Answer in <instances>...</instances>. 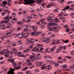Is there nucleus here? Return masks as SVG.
I'll list each match as a JSON object with an SVG mask.
<instances>
[{
  "label": "nucleus",
  "instance_id": "1",
  "mask_svg": "<svg viewBox=\"0 0 74 74\" xmlns=\"http://www.w3.org/2000/svg\"><path fill=\"white\" fill-rule=\"evenodd\" d=\"M47 25L49 26L47 28L48 31H51L53 30H56L58 32V30H59L61 29L60 26L57 25V24L55 23H48Z\"/></svg>",
  "mask_w": 74,
  "mask_h": 74
},
{
  "label": "nucleus",
  "instance_id": "2",
  "mask_svg": "<svg viewBox=\"0 0 74 74\" xmlns=\"http://www.w3.org/2000/svg\"><path fill=\"white\" fill-rule=\"evenodd\" d=\"M10 16V15H8L6 16L3 18V19L5 20H2L1 21V23H5L7 24V23L8 25H10V26H12L13 25L14 22H15L14 21H11L10 23H8V21H10V19H12V17L11 16Z\"/></svg>",
  "mask_w": 74,
  "mask_h": 74
},
{
  "label": "nucleus",
  "instance_id": "3",
  "mask_svg": "<svg viewBox=\"0 0 74 74\" xmlns=\"http://www.w3.org/2000/svg\"><path fill=\"white\" fill-rule=\"evenodd\" d=\"M32 30H35L32 32L31 34V36H38L40 34H41V32H36V30H37L38 29V27L35 26H32L31 27Z\"/></svg>",
  "mask_w": 74,
  "mask_h": 74
},
{
  "label": "nucleus",
  "instance_id": "4",
  "mask_svg": "<svg viewBox=\"0 0 74 74\" xmlns=\"http://www.w3.org/2000/svg\"><path fill=\"white\" fill-rule=\"evenodd\" d=\"M43 47V45L41 44H38L36 47H34L32 50V51L34 52H37L41 48Z\"/></svg>",
  "mask_w": 74,
  "mask_h": 74
},
{
  "label": "nucleus",
  "instance_id": "5",
  "mask_svg": "<svg viewBox=\"0 0 74 74\" xmlns=\"http://www.w3.org/2000/svg\"><path fill=\"white\" fill-rule=\"evenodd\" d=\"M55 15L52 14H50V16H49L47 18V21L49 22H51L54 19Z\"/></svg>",
  "mask_w": 74,
  "mask_h": 74
},
{
  "label": "nucleus",
  "instance_id": "6",
  "mask_svg": "<svg viewBox=\"0 0 74 74\" xmlns=\"http://www.w3.org/2000/svg\"><path fill=\"white\" fill-rule=\"evenodd\" d=\"M1 52L2 55L5 54V56L6 57V58H7L8 56V53H9L10 52V51H9L8 50L4 49L3 51H2Z\"/></svg>",
  "mask_w": 74,
  "mask_h": 74
},
{
  "label": "nucleus",
  "instance_id": "7",
  "mask_svg": "<svg viewBox=\"0 0 74 74\" xmlns=\"http://www.w3.org/2000/svg\"><path fill=\"white\" fill-rule=\"evenodd\" d=\"M41 24L42 25H40V27H41L42 29H44V26H45V25H47V22L44 21V19H41Z\"/></svg>",
  "mask_w": 74,
  "mask_h": 74
},
{
  "label": "nucleus",
  "instance_id": "8",
  "mask_svg": "<svg viewBox=\"0 0 74 74\" xmlns=\"http://www.w3.org/2000/svg\"><path fill=\"white\" fill-rule=\"evenodd\" d=\"M24 2H25V5H27V4H33V2L32 0H24Z\"/></svg>",
  "mask_w": 74,
  "mask_h": 74
},
{
  "label": "nucleus",
  "instance_id": "9",
  "mask_svg": "<svg viewBox=\"0 0 74 74\" xmlns=\"http://www.w3.org/2000/svg\"><path fill=\"white\" fill-rule=\"evenodd\" d=\"M34 42V39H30L29 40L26 42V44H27V45H29L30 44H33Z\"/></svg>",
  "mask_w": 74,
  "mask_h": 74
},
{
  "label": "nucleus",
  "instance_id": "10",
  "mask_svg": "<svg viewBox=\"0 0 74 74\" xmlns=\"http://www.w3.org/2000/svg\"><path fill=\"white\" fill-rule=\"evenodd\" d=\"M52 41H53V42L51 44V45H56L57 44H59L60 43V41L59 40H58L57 42H55V39L52 40Z\"/></svg>",
  "mask_w": 74,
  "mask_h": 74
},
{
  "label": "nucleus",
  "instance_id": "11",
  "mask_svg": "<svg viewBox=\"0 0 74 74\" xmlns=\"http://www.w3.org/2000/svg\"><path fill=\"white\" fill-rule=\"evenodd\" d=\"M33 44L31 45L29 47V49H25V50L24 51L25 52H28L30 51V50L33 48Z\"/></svg>",
  "mask_w": 74,
  "mask_h": 74
},
{
  "label": "nucleus",
  "instance_id": "12",
  "mask_svg": "<svg viewBox=\"0 0 74 74\" xmlns=\"http://www.w3.org/2000/svg\"><path fill=\"white\" fill-rule=\"evenodd\" d=\"M56 22V23H58V22H60V20L57 18H54V19L53 20H52L51 22Z\"/></svg>",
  "mask_w": 74,
  "mask_h": 74
},
{
  "label": "nucleus",
  "instance_id": "13",
  "mask_svg": "<svg viewBox=\"0 0 74 74\" xmlns=\"http://www.w3.org/2000/svg\"><path fill=\"white\" fill-rule=\"evenodd\" d=\"M40 54L38 53V54H34V57H35V58L34 59V60H36L37 59H39V58H40Z\"/></svg>",
  "mask_w": 74,
  "mask_h": 74
},
{
  "label": "nucleus",
  "instance_id": "14",
  "mask_svg": "<svg viewBox=\"0 0 74 74\" xmlns=\"http://www.w3.org/2000/svg\"><path fill=\"white\" fill-rule=\"evenodd\" d=\"M44 58L45 59H46L47 58V61H49V62H50L51 61V59H52V57H50L48 55L46 56H45L44 57Z\"/></svg>",
  "mask_w": 74,
  "mask_h": 74
},
{
  "label": "nucleus",
  "instance_id": "15",
  "mask_svg": "<svg viewBox=\"0 0 74 74\" xmlns=\"http://www.w3.org/2000/svg\"><path fill=\"white\" fill-rule=\"evenodd\" d=\"M27 62V63L26 64V65L27 66H31L32 64V63L30 62H31V60H27L26 61Z\"/></svg>",
  "mask_w": 74,
  "mask_h": 74
},
{
  "label": "nucleus",
  "instance_id": "16",
  "mask_svg": "<svg viewBox=\"0 0 74 74\" xmlns=\"http://www.w3.org/2000/svg\"><path fill=\"white\" fill-rule=\"evenodd\" d=\"M14 71H15V69H13L12 71L10 70L6 73V74H14Z\"/></svg>",
  "mask_w": 74,
  "mask_h": 74
},
{
  "label": "nucleus",
  "instance_id": "17",
  "mask_svg": "<svg viewBox=\"0 0 74 74\" xmlns=\"http://www.w3.org/2000/svg\"><path fill=\"white\" fill-rule=\"evenodd\" d=\"M22 53L21 52H18V51H16V52H14V54L16 56L17 55H21Z\"/></svg>",
  "mask_w": 74,
  "mask_h": 74
},
{
  "label": "nucleus",
  "instance_id": "18",
  "mask_svg": "<svg viewBox=\"0 0 74 74\" xmlns=\"http://www.w3.org/2000/svg\"><path fill=\"white\" fill-rule=\"evenodd\" d=\"M62 46L59 47V48L57 49V52L59 53L60 51H62Z\"/></svg>",
  "mask_w": 74,
  "mask_h": 74
},
{
  "label": "nucleus",
  "instance_id": "19",
  "mask_svg": "<svg viewBox=\"0 0 74 74\" xmlns=\"http://www.w3.org/2000/svg\"><path fill=\"white\" fill-rule=\"evenodd\" d=\"M41 70H44V69H46V68H47V66H46V65L45 64H43L41 65Z\"/></svg>",
  "mask_w": 74,
  "mask_h": 74
},
{
  "label": "nucleus",
  "instance_id": "20",
  "mask_svg": "<svg viewBox=\"0 0 74 74\" xmlns=\"http://www.w3.org/2000/svg\"><path fill=\"white\" fill-rule=\"evenodd\" d=\"M52 5H54V3L53 2H52V3H50L47 5V8H49L51 7H52Z\"/></svg>",
  "mask_w": 74,
  "mask_h": 74
},
{
  "label": "nucleus",
  "instance_id": "21",
  "mask_svg": "<svg viewBox=\"0 0 74 74\" xmlns=\"http://www.w3.org/2000/svg\"><path fill=\"white\" fill-rule=\"evenodd\" d=\"M5 26V25H3L2 24L0 25V29H3V30H4L5 29V27H3V26Z\"/></svg>",
  "mask_w": 74,
  "mask_h": 74
},
{
  "label": "nucleus",
  "instance_id": "22",
  "mask_svg": "<svg viewBox=\"0 0 74 74\" xmlns=\"http://www.w3.org/2000/svg\"><path fill=\"white\" fill-rule=\"evenodd\" d=\"M33 55V56H30V58L31 59H34V60H34V59H35V57L34 56H34V53H32Z\"/></svg>",
  "mask_w": 74,
  "mask_h": 74
},
{
  "label": "nucleus",
  "instance_id": "23",
  "mask_svg": "<svg viewBox=\"0 0 74 74\" xmlns=\"http://www.w3.org/2000/svg\"><path fill=\"white\" fill-rule=\"evenodd\" d=\"M25 73L27 74H32V72L29 70H27L25 72Z\"/></svg>",
  "mask_w": 74,
  "mask_h": 74
},
{
  "label": "nucleus",
  "instance_id": "24",
  "mask_svg": "<svg viewBox=\"0 0 74 74\" xmlns=\"http://www.w3.org/2000/svg\"><path fill=\"white\" fill-rule=\"evenodd\" d=\"M44 42H46V43H48V42H49L50 41L48 40L47 38H46L45 40H44Z\"/></svg>",
  "mask_w": 74,
  "mask_h": 74
},
{
  "label": "nucleus",
  "instance_id": "25",
  "mask_svg": "<svg viewBox=\"0 0 74 74\" xmlns=\"http://www.w3.org/2000/svg\"><path fill=\"white\" fill-rule=\"evenodd\" d=\"M63 69H67V65L66 64H64L62 66Z\"/></svg>",
  "mask_w": 74,
  "mask_h": 74
},
{
  "label": "nucleus",
  "instance_id": "26",
  "mask_svg": "<svg viewBox=\"0 0 74 74\" xmlns=\"http://www.w3.org/2000/svg\"><path fill=\"white\" fill-rule=\"evenodd\" d=\"M32 17L34 18H36V19H37V18H38V16H37L36 15H35V14L32 15Z\"/></svg>",
  "mask_w": 74,
  "mask_h": 74
},
{
  "label": "nucleus",
  "instance_id": "27",
  "mask_svg": "<svg viewBox=\"0 0 74 74\" xmlns=\"http://www.w3.org/2000/svg\"><path fill=\"white\" fill-rule=\"evenodd\" d=\"M11 33V32H10V31H8L6 34L9 36V37H10V35H10Z\"/></svg>",
  "mask_w": 74,
  "mask_h": 74
},
{
  "label": "nucleus",
  "instance_id": "28",
  "mask_svg": "<svg viewBox=\"0 0 74 74\" xmlns=\"http://www.w3.org/2000/svg\"><path fill=\"white\" fill-rule=\"evenodd\" d=\"M51 65L47 66V67L46 68V69H48V70H49V69H51Z\"/></svg>",
  "mask_w": 74,
  "mask_h": 74
},
{
  "label": "nucleus",
  "instance_id": "29",
  "mask_svg": "<svg viewBox=\"0 0 74 74\" xmlns=\"http://www.w3.org/2000/svg\"><path fill=\"white\" fill-rule=\"evenodd\" d=\"M11 41L9 40H8L6 41V43L7 44H11Z\"/></svg>",
  "mask_w": 74,
  "mask_h": 74
},
{
  "label": "nucleus",
  "instance_id": "30",
  "mask_svg": "<svg viewBox=\"0 0 74 74\" xmlns=\"http://www.w3.org/2000/svg\"><path fill=\"white\" fill-rule=\"evenodd\" d=\"M41 23V21L40 20V21L37 22L36 23V24L37 26H39V25H40V23Z\"/></svg>",
  "mask_w": 74,
  "mask_h": 74
},
{
  "label": "nucleus",
  "instance_id": "31",
  "mask_svg": "<svg viewBox=\"0 0 74 74\" xmlns=\"http://www.w3.org/2000/svg\"><path fill=\"white\" fill-rule=\"evenodd\" d=\"M44 1V0H38L37 1V2L38 3H39V4H40V3L41 2H43Z\"/></svg>",
  "mask_w": 74,
  "mask_h": 74
},
{
  "label": "nucleus",
  "instance_id": "32",
  "mask_svg": "<svg viewBox=\"0 0 74 74\" xmlns=\"http://www.w3.org/2000/svg\"><path fill=\"white\" fill-rule=\"evenodd\" d=\"M44 8H45V6H43L42 5L40 7V10H43L44 9Z\"/></svg>",
  "mask_w": 74,
  "mask_h": 74
},
{
  "label": "nucleus",
  "instance_id": "33",
  "mask_svg": "<svg viewBox=\"0 0 74 74\" xmlns=\"http://www.w3.org/2000/svg\"><path fill=\"white\" fill-rule=\"evenodd\" d=\"M69 8H70V6L69 5H67L64 8V10H68Z\"/></svg>",
  "mask_w": 74,
  "mask_h": 74
},
{
  "label": "nucleus",
  "instance_id": "34",
  "mask_svg": "<svg viewBox=\"0 0 74 74\" xmlns=\"http://www.w3.org/2000/svg\"><path fill=\"white\" fill-rule=\"evenodd\" d=\"M12 51L13 52H16L17 51L16 50V49H15V48H13L12 49Z\"/></svg>",
  "mask_w": 74,
  "mask_h": 74
},
{
  "label": "nucleus",
  "instance_id": "35",
  "mask_svg": "<svg viewBox=\"0 0 74 74\" xmlns=\"http://www.w3.org/2000/svg\"><path fill=\"white\" fill-rule=\"evenodd\" d=\"M34 72L35 73H37L40 72V70L38 69H36L35 70Z\"/></svg>",
  "mask_w": 74,
  "mask_h": 74
},
{
  "label": "nucleus",
  "instance_id": "36",
  "mask_svg": "<svg viewBox=\"0 0 74 74\" xmlns=\"http://www.w3.org/2000/svg\"><path fill=\"white\" fill-rule=\"evenodd\" d=\"M25 33L22 32L21 34V36H22L20 37H24L25 36Z\"/></svg>",
  "mask_w": 74,
  "mask_h": 74
},
{
  "label": "nucleus",
  "instance_id": "37",
  "mask_svg": "<svg viewBox=\"0 0 74 74\" xmlns=\"http://www.w3.org/2000/svg\"><path fill=\"white\" fill-rule=\"evenodd\" d=\"M26 19L23 18V19L21 21L22 23H24L25 22H26Z\"/></svg>",
  "mask_w": 74,
  "mask_h": 74
},
{
  "label": "nucleus",
  "instance_id": "38",
  "mask_svg": "<svg viewBox=\"0 0 74 74\" xmlns=\"http://www.w3.org/2000/svg\"><path fill=\"white\" fill-rule=\"evenodd\" d=\"M12 46H14V47L16 46V43H15V42H12Z\"/></svg>",
  "mask_w": 74,
  "mask_h": 74
},
{
  "label": "nucleus",
  "instance_id": "39",
  "mask_svg": "<svg viewBox=\"0 0 74 74\" xmlns=\"http://www.w3.org/2000/svg\"><path fill=\"white\" fill-rule=\"evenodd\" d=\"M21 28L20 27H17L16 30L17 32H18V31H19L20 30H21Z\"/></svg>",
  "mask_w": 74,
  "mask_h": 74
},
{
  "label": "nucleus",
  "instance_id": "40",
  "mask_svg": "<svg viewBox=\"0 0 74 74\" xmlns=\"http://www.w3.org/2000/svg\"><path fill=\"white\" fill-rule=\"evenodd\" d=\"M59 19H60V20H63V19H64V17H59Z\"/></svg>",
  "mask_w": 74,
  "mask_h": 74
},
{
  "label": "nucleus",
  "instance_id": "41",
  "mask_svg": "<svg viewBox=\"0 0 74 74\" xmlns=\"http://www.w3.org/2000/svg\"><path fill=\"white\" fill-rule=\"evenodd\" d=\"M2 3H3V5H6V4H7V1H3L2 2Z\"/></svg>",
  "mask_w": 74,
  "mask_h": 74
},
{
  "label": "nucleus",
  "instance_id": "42",
  "mask_svg": "<svg viewBox=\"0 0 74 74\" xmlns=\"http://www.w3.org/2000/svg\"><path fill=\"white\" fill-rule=\"evenodd\" d=\"M28 68V67H24L23 69H22V70L23 71H25V70H27V68Z\"/></svg>",
  "mask_w": 74,
  "mask_h": 74
},
{
  "label": "nucleus",
  "instance_id": "43",
  "mask_svg": "<svg viewBox=\"0 0 74 74\" xmlns=\"http://www.w3.org/2000/svg\"><path fill=\"white\" fill-rule=\"evenodd\" d=\"M43 63H42V62H40L38 63L37 64L39 66H40V65H41V64H42Z\"/></svg>",
  "mask_w": 74,
  "mask_h": 74
},
{
  "label": "nucleus",
  "instance_id": "44",
  "mask_svg": "<svg viewBox=\"0 0 74 74\" xmlns=\"http://www.w3.org/2000/svg\"><path fill=\"white\" fill-rule=\"evenodd\" d=\"M32 16H28L27 17V19H29L30 20V19H32Z\"/></svg>",
  "mask_w": 74,
  "mask_h": 74
},
{
  "label": "nucleus",
  "instance_id": "45",
  "mask_svg": "<svg viewBox=\"0 0 74 74\" xmlns=\"http://www.w3.org/2000/svg\"><path fill=\"white\" fill-rule=\"evenodd\" d=\"M58 9H56L53 11V12H58Z\"/></svg>",
  "mask_w": 74,
  "mask_h": 74
},
{
  "label": "nucleus",
  "instance_id": "46",
  "mask_svg": "<svg viewBox=\"0 0 74 74\" xmlns=\"http://www.w3.org/2000/svg\"><path fill=\"white\" fill-rule=\"evenodd\" d=\"M64 10V9H63V10H62V11H61V12L63 14H64V13L66 12V10Z\"/></svg>",
  "mask_w": 74,
  "mask_h": 74
},
{
  "label": "nucleus",
  "instance_id": "47",
  "mask_svg": "<svg viewBox=\"0 0 74 74\" xmlns=\"http://www.w3.org/2000/svg\"><path fill=\"white\" fill-rule=\"evenodd\" d=\"M38 16H39V17H40V18H42L43 17V16L41 14H38Z\"/></svg>",
  "mask_w": 74,
  "mask_h": 74
},
{
  "label": "nucleus",
  "instance_id": "48",
  "mask_svg": "<svg viewBox=\"0 0 74 74\" xmlns=\"http://www.w3.org/2000/svg\"><path fill=\"white\" fill-rule=\"evenodd\" d=\"M70 15H71V16H73V17H74V13L72 12L70 13Z\"/></svg>",
  "mask_w": 74,
  "mask_h": 74
},
{
  "label": "nucleus",
  "instance_id": "49",
  "mask_svg": "<svg viewBox=\"0 0 74 74\" xmlns=\"http://www.w3.org/2000/svg\"><path fill=\"white\" fill-rule=\"evenodd\" d=\"M73 3V2L72 1H68L67 3V4H68V5H69V4H71V3Z\"/></svg>",
  "mask_w": 74,
  "mask_h": 74
},
{
  "label": "nucleus",
  "instance_id": "50",
  "mask_svg": "<svg viewBox=\"0 0 74 74\" xmlns=\"http://www.w3.org/2000/svg\"><path fill=\"white\" fill-rule=\"evenodd\" d=\"M23 46H23L20 47H19V49H21V50H22V49H24V48L23 47Z\"/></svg>",
  "mask_w": 74,
  "mask_h": 74
},
{
  "label": "nucleus",
  "instance_id": "51",
  "mask_svg": "<svg viewBox=\"0 0 74 74\" xmlns=\"http://www.w3.org/2000/svg\"><path fill=\"white\" fill-rule=\"evenodd\" d=\"M23 27H24V28H27L28 27V26L26 25H24L23 26Z\"/></svg>",
  "mask_w": 74,
  "mask_h": 74
},
{
  "label": "nucleus",
  "instance_id": "52",
  "mask_svg": "<svg viewBox=\"0 0 74 74\" xmlns=\"http://www.w3.org/2000/svg\"><path fill=\"white\" fill-rule=\"evenodd\" d=\"M11 26H10V25H8L6 27V29H9V28L11 27Z\"/></svg>",
  "mask_w": 74,
  "mask_h": 74
},
{
  "label": "nucleus",
  "instance_id": "53",
  "mask_svg": "<svg viewBox=\"0 0 74 74\" xmlns=\"http://www.w3.org/2000/svg\"><path fill=\"white\" fill-rule=\"evenodd\" d=\"M20 34H21V32H19L18 34H15V35L17 37H19V36H20Z\"/></svg>",
  "mask_w": 74,
  "mask_h": 74
},
{
  "label": "nucleus",
  "instance_id": "54",
  "mask_svg": "<svg viewBox=\"0 0 74 74\" xmlns=\"http://www.w3.org/2000/svg\"><path fill=\"white\" fill-rule=\"evenodd\" d=\"M69 40H66L64 41H63V42H64V43H68L69 42Z\"/></svg>",
  "mask_w": 74,
  "mask_h": 74
},
{
  "label": "nucleus",
  "instance_id": "55",
  "mask_svg": "<svg viewBox=\"0 0 74 74\" xmlns=\"http://www.w3.org/2000/svg\"><path fill=\"white\" fill-rule=\"evenodd\" d=\"M12 14V16H13L14 17H15V16H16V13H13Z\"/></svg>",
  "mask_w": 74,
  "mask_h": 74
},
{
  "label": "nucleus",
  "instance_id": "56",
  "mask_svg": "<svg viewBox=\"0 0 74 74\" xmlns=\"http://www.w3.org/2000/svg\"><path fill=\"white\" fill-rule=\"evenodd\" d=\"M66 33H67V32H70V29H69V28H67L66 30Z\"/></svg>",
  "mask_w": 74,
  "mask_h": 74
},
{
  "label": "nucleus",
  "instance_id": "57",
  "mask_svg": "<svg viewBox=\"0 0 74 74\" xmlns=\"http://www.w3.org/2000/svg\"><path fill=\"white\" fill-rule=\"evenodd\" d=\"M44 49V48H40V49L38 51H39V52H41L42 50Z\"/></svg>",
  "mask_w": 74,
  "mask_h": 74
},
{
  "label": "nucleus",
  "instance_id": "58",
  "mask_svg": "<svg viewBox=\"0 0 74 74\" xmlns=\"http://www.w3.org/2000/svg\"><path fill=\"white\" fill-rule=\"evenodd\" d=\"M50 50L51 52H53L54 51L55 49H54L53 48H51L50 49Z\"/></svg>",
  "mask_w": 74,
  "mask_h": 74
},
{
  "label": "nucleus",
  "instance_id": "59",
  "mask_svg": "<svg viewBox=\"0 0 74 74\" xmlns=\"http://www.w3.org/2000/svg\"><path fill=\"white\" fill-rule=\"evenodd\" d=\"M14 3L15 4H17L18 3L19 4H21V3H19L17 1H15V2H14Z\"/></svg>",
  "mask_w": 74,
  "mask_h": 74
},
{
  "label": "nucleus",
  "instance_id": "60",
  "mask_svg": "<svg viewBox=\"0 0 74 74\" xmlns=\"http://www.w3.org/2000/svg\"><path fill=\"white\" fill-rule=\"evenodd\" d=\"M46 5V4L45 3H43L42 4V6L43 7H45V5Z\"/></svg>",
  "mask_w": 74,
  "mask_h": 74
},
{
  "label": "nucleus",
  "instance_id": "61",
  "mask_svg": "<svg viewBox=\"0 0 74 74\" xmlns=\"http://www.w3.org/2000/svg\"><path fill=\"white\" fill-rule=\"evenodd\" d=\"M6 48L7 49H10L11 48L10 47V46H8L6 47Z\"/></svg>",
  "mask_w": 74,
  "mask_h": 74
},
{
  "label": "nucleus",
  "instance_id": "62",
  "mask_svg": "<svg viewBox=\"0 0 74 74\" xmlns=\"http://www.w3.org/2000/svg\"><path fill=\"white\" fill-rule=\"evenodd\" d=\"M65 57L66 58H68V59H70L71 58V57L69 56H66Z\"/></svg>",
  "mask_w": 74,
  "mask_h": 74
},
{
  "label": "nucleus",
  "instance_id": "63",
  "mask_svg": "<svg viewBox=\"0 0 74 74\" xmlns=\"http://www.w3.org/2000/svg\"><path fill=\"white\" fill-rule=\"evenodd\" d=\"M41 36H45V34L44 33H43L41 34Z\"/></svg>",
  "mask_w": 74,
  "mask_h": 74
},
{
  "label": "nucleus",
  "instance_id": "64",
  "mask_svg": "<svg viewBox=\"0 0 74 74\" xmlns=\"http://www.w3.org/2000/svg\"><path fill=\"white\" fill-rule=\"evenodd\" d=\"M5 12H3L2 14V16H3V15H5Z\"/></svg>",
  "mask_w": 74,
  "mask_h": 74
}]
</instances>
